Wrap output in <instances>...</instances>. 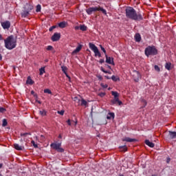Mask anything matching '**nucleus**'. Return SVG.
Returning a JSON list of instances; mask_svg holds the SVG:
<instances>
[{"instance_id": "obj_4", "label": "nucleus", "mask_w": 176, "mask_h": 176, "mask_svg": "<svg viewBox=\"0 0 176 176\" xmlns=\"http://www.w3.org/2000/svg\"><path fill=\"white\" fill-rule=\"evenodd\" d=\"M100 11L103 14H107V10L101 7H92L87 9L86 12L87 14H91L93 12Z\"/></svg>"}, {"instance_id": "obj_40", "label": "nucleus", "mask_w": 176, "mask_h": 176, "mask_svg": "<svg viewBox=\"0 0 176 176\" xmlns=\"http://www.w3.org/2000/svg\"><path fill=\"white\" fill-rule=\"evenodd\" d=\"M47 50H53V46H52V45L47 46Z\"/></svg>"}, {"instance_id": "obj_48", "label": "nucleus", "mask_w": 176, "mask_h": 176, "mask_svg": "<svg viewBox=\"0 0 176 176\" xmlns=\"http://www.w3.org/2000/svg\"><path fill=\"white\" fill-rule=\"evenodd\" d=\"M65 74L66 75L67 78H68V79H69V80H71V77H69L68 74L66 72V73H65Z\"/></svg>"}, {"instance_id": "obj_53", "label": "nucleus", "mask_w": 176, "mask_h": 176, "mask_svg": "<svg viewBox=\"0 0 176 176\" xmlns=\"http://www.w3.org/2000/svg\"><path fill=\"white\" fill-rule=\"evenodd\" d=\"M79 29H80V26H76L75 27V30H79Z\"/></svg>"}, {"instance_id": "obj_18", "label": "nucleus", "mask_w": 176, "mask_h": 176, "mask_svg": "<svg viewBox=\"0 0 176 176\" xmlns=\"http://www.w3.org/2000/svg\"><path fill=\"white\" fill-rule=\"evenodd\" d=\"M30 14V11L24 9V10L21 13L22 17H27Z\"/></svg>"}, {"instance_id": "obj_57", "label": "nucleus", "mask_w": 176, "mask_h": 176, "mask_svg": "<svg viewBox=\"0 0 176 176\" xmlns=\"http://www.w3.org/2000/svg\"><path fill=\"white\" fill-rule=\"evenodd\" d=\"M106 66L107 67V68H109V69H111V66H110V65H107Z\"/></svg>"}, {"instance_id": "obj_31", "label": "nucleus", "mask_w": 176, "mask_h": 176, "mask_svg": "<svg viewBox=\"0 0 176 176\" xmlns=\"http://www.w3.org/2000/svg\"><path fill=\"white\" fill-rule=\"evenodd\" d=\"M40 75H43V74H45V67H41L40 69Z\"/></svg>"}, {"instance_id": "obj_29", "label": "nucleus", "mask_w": 176, "mask_h": 176, "mask_svg": "<svg viewBox=\"0 0 176 176\" xmlns=\"http://www.w3.org/2000/svg\"><path fill=\"white\" fill-rule=\"evenodd\" d=\"M40 115H41V116H46V111L45 110H41L39 111Z\"/></svg>"}, {"instance_id": "obj_64", "label": "nucleus", "mask_w": 176, "mask_h": 176, "mask_svg": "<svg viewBox=\"0 0 176 176\" xmlns=\"http://www.w3.org/2000/svg\"><path fill=\"white\" fill-rule=\"evenodd\" d=\"M119 176H124V175H119Z\"/></svg>"}, {"instance_id": "obj_6", "label": "nucleus", "mask_w": 176, "mask_h": 176, "mask_svg": "<svg viewBox=\"0 0 176 176\" xmlns=\"http://www.w3.org/2000/svg\"><path fill=\"white\" fill-rule=\"evenodd\" d=\"M50 146L53 149L57 151V152H60V153H63V152H64L63 148H61V143H52Z\"/></svg>"}, {"instance_id": "obj_24", "label": "nucleus", "mask_w": 176, "mask_h": 176, "mask_svg": "<svg viewBox=\"0 0 176 176\" xmlns=\"http://www.w3.org/2000/svg\"><path fill=\"white\" fill-rule=\"evenodd\" d=\"M166 69H168V71H170L171 69V63H166L165 65Z\"/></svg>"}, {"instance_id": "obj_28", "label": "nucleus", "mask_w": 176, "mask_h": 176, "mask_svg": "<svg viewBox=\"0 0 176 176\" xmlns=\"http://www.w3.org/2000/svg\"><path fill=\"white\" fill-rule=\"evenodd\" d=\"M111 79L113 82H118V80H120L119 78L116 77V76H112Z\"/></svg>"}, {"instance_id": "obj_30", "label": "nucleus", "mask_w": 176, "mask_h": 176, "mask_svg": "<svg viewBox=\"0 0 176 176\" xmlns=\"http://www.w3.org/2000/svg\"><path fill=\"white\" fill-rule=\"evenodd\" d=\"M2 126L3 127H6V126H8V120H6V119L3 120Z\"/></svg>"}, {"instance_id": "obj_61", "label": "nucleus", "mask_w": 176, "mask_h": 176, "mask_svg": "<svg viewBox=\"0 0 176 176\" xmlns=\"http://www.w3.org/2000/svg\"><path fill=\"white\" fill-rule=\"evenodd\" d=\"M144 105H146V101L144 100Z\"/></svg>"}, {"instance_id": "obj_17", "label": "nucleus", "mask_w": 176, "mask_h": 176, "mask_svg": "<svg viewBox=\"0 0 176 176\" xmlns=\"http://www.w3.org/2000/svg\"><path fill=\"white\" fill-rule=\"evenodd\" d=\"M82 50V45H78L76 49H75L73 52H72V54H76V53H79V52H80V50Z\"/></svg>"}, {"instance_id": "obj_25", "label": "nucleus", "mask_w": 176, "mask_h": 176, "mask_svg": "<svg viewBox=\"0 0 176 176\" xmlns=\"http://www.w3.org/2000/svg\"><path fill=\"white\" fill-rule=\"evenodd\" d=\"M120 149L122 152H126V151H127V146H120Z\"/></svg>"}, {"instance_id": "obj_14", "label": "nucleus", "mask_w": 176, "mask_h": 176, "mask_svg": "<svg viewBox=\"0 0 176 176\" xmlns=\"http://www.w3.org/2000/svg\"><path fill=\"white\" fill-rule=\"evenodd\" d=\"M145 144L146 145H148L150 148H153L155 146V144L153 142H150L149 140H145Z\"/></svg>"}, {"instance_id": "obj_32", "label": "nucleus", "mask_w": 176, "mask_h": 176, "mask_svg": "<svg viewBox=\"0 0 176 176\" xmlns=\"http://www.w3.org/2000/svg\"><path fill=\"white\" fill-rule=\"evenodd\" d=\"M61 68H62V71H63V74H66L67 73V67L62 66Z\"/></svg>"}, {"instance_id": "obj_39", "label": "nucleus", "mask_w": 176, "mask_h": 176, "mask_svg": "<svg viewBox=\"0 0 176 176\" xmlns=\"http://www.w3.org/2000/svg\"><path fill=\"white\" fill-rule=\"evenodd\" d=\"M32 144L34 148H38V144H35V141L32 140Z\"/></svg>"}, {"instance_id": "obj_1", "label": "nucleus", "mask_w": 176, "mask_h": 176, "mask_svg": "<svg viewBox=\"0 0 176 176\" xmlns=\"http://www.w3.org/2000/svg\"><path fill=\"white\" fill-rule=\"evenodd\" d=\"M126 17L131 19V20L140 21L142 20V14L140 12L137 13V11L133 7H126L125 10Z\"/></svg>"}, {"instance_id": "obj_52", "label": "nucleus", "mask_w": 176, "mask_h": 176, "mask_svg": "<svg viewBox=\"0 0 176 176\" xmlns=\"http://www.w3.org/2000/svg\"><path fill=\"white\" fill-rule=\"evenodd\" d=\"M0 41H3V37H2V34H0Z\"/></svg>"}, {"instance_id": "obj_11", "label": "nucleus", "mask_w": 176, "mask_h": 176, "mask_svg": "<svg viewBox=\"0 0 176 176\" xmlns=\"http://www.w3.org/2000/svg\"><path fill=\"white\" fill-rule=\"evenodd\" d=\"M24 9L25 10H28V12H31V10H32V9H34V6H32L31 4L30 3H26Z\"/></svg>"}, {"instance_id": "obj_23", "label": "nucleus", "mask_w": 176, "mask_h": 176, "mask_svg": "<svg viewBox=\"0 0 176 176\" xmlns=\"http://www.w3.org/2000/svg\"><path fill=\"white\" fill-rule=\"evenodd\" d=\"M26 83L28 85H34V81L32 80V79H31V77H28V79L26 80Z\"/></svg>"}, {"instance_id": "obj_44", "label": "nucleus", "mask_w": 176, "mask_h": 176, "mask_svg": "<svg viewBox=\"0 0 176 176\" xmlns=\"http://www.w3.org/2000/svg\"><path fill=\"white\" fill-rule=\"evenodd\" d=\"M58 113L59 114V115H64V111L63 110H61L60 111H58Z\"/></svg>"}, {"instance_id": "obj_58", "label": "nucleus", "mask_w": 176, "mask_h": 176, "mask_svg": "<svg viewBox=\"0 0 176 176\" xmlns=\"http://www.w3.org/2000/svg\"><path fill=\"white\" fill-rule=\"evenodd\" d=\"M3 164H0V168H2Z\"/></svg>"}, {"instance_id": "obj_60", "label": "nucleus", "mask_w": 176, "mask_h": 176, "mask_svg": "<svg viewBox=\"0 0 176 176\" xmlns=\"http://www.w3.org/2000/svg\"><path fill=\"white\" fill-rule=\"evenodd\" d=\"M76 124H78V121L75 122L74 126H76Z\"/></svg>"}, {"instance_id": "obj_27", "label": "nucleus", "mask_w": 176, "mask_h": 176, "mask_svg": "<svg viewBox=\"0 0 176 176\" xmlns=\"http://www.w3.org/2000/svg\"><path fill=\"white\" fill-rule=\"evenodd\" d=\"M111 94L113 96L114 98L119 97V94H118L117 91H112Z\"/></svg>"}, {"instance_id": "obj_21", "label": "nucleus", "mask_w": 176, "mask_h": 176, "mask_svg": "<svg viewBox=\"0 0 176 176\" xmlns=\"http://www.w3.org/2000/svg\"><path fill=\"white\" fill-rule=\"evenodd\" d=\"M65 25H67V22L63 21L58 23V27L60 28H65Z\"/></svg>"}, {"instance_id": "obj_36", "label": "nucleus", "mask_w": 176, "mask_h": 176, "mask_svg": "<svg viewBox=\"0 0 176 176\" xmlns=\"http://www.w3.org/2000/svg\"><path fill=\"white\" fill-rule=\"evenodd\" d=\"M100 46L101 50L103 52V53H104V55L107 54V50H105V48H104L102 45H100Z\"/></svg>"}, {"instance_id": "obj_9", "label": "nucleus", "mask_w": 176, "mask_h": 176, "mask_svg": "<svg viewBox=\"0 0 176 176\" xmlns=\"http://www.w3.org/2000/svg\"><path fill=\"white\" fill-rule=\"evenodd\" d=\"M1 25L4 30H9L10 28V21H4L1 23Z\"/></svg>"}, {"instance_id": "obj_49", "label": "nucleus", "mask_w": 176, "mask_h": 176, "mask_svg": "<svg viewBox=\"0 0 176 176\" xmlns=\"http://www.w3.org/2000/svg\"><path fill=\"white\" fill-rule=\"evenodd\" d=\"M67 124H68L69 126H71V120H68L67 121Z\"/></svg>"}, {"instance_id": "obj_38", "label": "nucleus", "mask_w": 176, "mask_h": 176, "mask_svg": "<svg viewBox=\"0 0 176 176\" xmlns=\"http://www.w3.org/2000/svg\"><path fill=\"white\" fill-rule=\"evenodd\" d=\"M31 135V133H21V137H25V135Z\"/></svg>"}, {"instance_id": "obj_56", "label": "nucleus", "mask_w": 176, "mask_h": 176, "mask_svg": "<svg viewBox=\"0 0 176 176\" xmlns=\"http://www.w3.org/2000/svg\"><path fill=\"white\" fill-rule=\"evenodd\" d=\"M105 78L106 79H111V78H109V76H105Z\"/></svg>"}, {"instance_id": "obj_12", "label": "nucleus", "mask_w": 176, "mask_h": 176, "mask_svg": "<svg viewBox=\"0 0 176 176\" xmlns=\"http://www.w3.org/2000/svg\"><path fill=\"white\" fill-rule=\"evenodd\" d=\"M112 104H118V105H122V101L119 100V98H114V99L111 101Z\"/></svg>"}, {"instance_id": "obj_26", "label": "nucleus", "mask_w": 176, "mask_h": 176, "mask_svg": "<svg viewBox=\"0 0 176 176\" xmlns=\"http://www.w3.org/2000/svg\"><path fill=\"white\" fill-rule=\"evenodd\" d=\"M80 31H86L87 30V27L85 25H80Z\"/></svg>"}, {"instance_id": "obj_37", "label": "nucleus", "mask_w": 176, "mask_h": 176, "mask_svg": "<svg viewBox=\"0 0 176 176\" xmlns=\"http://www.w3.org/2000/svg\"><path fill=\"white\" fill-rule=\"evenodd\" d=\"M100 86H102V87H103V89H107V87H108V85L104 84V83H101Z\"/></svg>"}, {"instance_id": "obj_22", "label": "nucleus", "mask_w": 176, "mask_h": 176, "mask_svg": "<svg viewBox=\"0 0 176 176\" xmlns=\"http://www.w3.org/2000/svg\"><path fill=\"white\" fill-rule=\"evenodd\" d=\"M82 107H87V101L85 100V99H81V102L80 104Z\"/></svg>"}, {"instance_id": "obj_34", "label": "nucleus", "mask_w": 176, "mask_h": 176, "mask_svg": "<svg viewBox=\"0 0 176 176\" xmlns=\"http://www.w3.org/2000/svg\"><path fill=\"white\" fill-rule=\"evenodd\" d=\"M44 93H47V94H52V91L49 89H44Z\"/></svg>"}, {"instance_id": "obj_15", "label": "nucleus", "mask_w": 176, "mask_h": 176, "mask_svg": "<svg viewBox=\"0 0 176 176\" xmlns=\"http://www.w3.org/2000/svg\"><path fill=\"white\" fill-rule=\"evenodd\" d=\"M122 141L125 142H134L135 141V139H133L130 138H122Z\"/></svg>"}, {"instance_id": "obj_59", "label": "nucleus", "mask_w": 176, "mask_h": 176, "mask_svg": "<svg viewBox=\"0 0 176 176\" xmlns=\"http://www.w3.org/2000/svg\"><path fill=\"white\" fill-rule=\"evenodd\" d=\"M2 60V54H0V61Z\"/></svg>"}, {"instance_id": "obj_42", "label": "nucleus", "mask_w": 176, "mask_h": 176, "mask_svg": "<svg viewBox=\"0 0 176 176\" xmlns=\"http://www.w3.org/2000/svg\"><path fill=\"white\" fill-rule=\"evenodd\" d=\"M6 110L5 109V108H3V107H0V112H1V113H3V112H5Z\"/></svg>"}, {"instance_id": "obj_41", "label": "nucleus", "mask_w": 176, "mask_h": 176, "mask_svg": "<svg viewBox=\"0 0 176 176\" xmlns=\"http://www.w3.org/2000/svg\"><path fill=\"white\" fill-rule=\"evenodd\" d=\"M98 96H99L100 97H104V96H105V93L101 92V93L98 94Z\"/></svg>"}, {"instance_id": "obj_51", "label": "nucleus", "mask_w": 176, "mask_h": 176, "mask_svg": "<svg viewBox=\"0 0 176 176\" xmlns=\"http://www.w3.org/2000/svg\"><path fill=\"white\" fill-rule=\"evenodd\" d=\"M77 100H79V98H78V97H74V101H75V102H76Z\"/></svg>"}, {"instance_id": "obj_50", "label": "nucleus", "mask_w": 176, "mask_h": 176, "mask_svg": "<svg viewBox=\"0 0 176 176\" xmlns=\"http://www.w3.org/2000/svg\"><path fill=\"white\" fill-rule=\"evenodd\" d=\"M100 70L102 71V72H105V69H104V67H100Z\"/></svg>"}, {"instance_id": "obj_63", "label": "nucleus", "mask_w": 176, "mask_h": 176, "mask_svg": "<svg viewBox=\"0 0 176 176\" xmlns=\"http://www.w3.org/2000/svg\"><path fill=\"white\" fill-rule=\"evenodd\" d=\"M37 102H38V104H41V101L38 100Z\"/></svg>"}, {"instance_id": "obj_43", "label": "nucleus", "mask_w": 176, "mask_h": 176, "mask_svg": "<svg viewBox=\"0 0 176 176\" xmlns=\"http://www.w3.org/2000/svg\"><path fill=\"white\" fill-rule=\"evenodd\" d=\"M54 28H56V26H54V25L52 26L51 28H50L49 31L52 32V30H54Z\"/></svg>"}, {"instance_id": "obj_16", "label": "nucleus", "mask_w": 176, "mask_h": 176, "mask_svg": "<svg viewBox=\"0 0 176 176\" xmlns=\"http://www.w3.org/2000/svg\"><path fill=\"white\" fill-rule=\"evenodd\" d=\"M14 146L16 151H23V149H24V146H20L19 144H14Z\"/></svg>"}, {"instance_id": "obj_10", "label": "nucleus", "mask_w": 176, "mask_h": 176, "mask_svg": "<svg viewBox=\"0 0 176 176\" xmlns=\"http://www.w3.org/2000/svg\"><path fill=\"white\" fill-rule=\"evenodd\" d=\"M105 57H106V63L107 64H111L112 65H115V63H113V58H111L110 56H108L107 54H105Z\"/></svg>"}, {"instance_id": "obj_35", "label": "nucleus", "mask_w": 176, "mask_h": 176, "mask_svg": "<svg viewBox=\"0 0 176 176\" xmlns=\"http://www.w3.org/2000/svg\"><path fill=\"white\" fill-rule=\"evenodd\" d=\"M154 69L157 71V72H160V67H159V66L155 65Z\"/></svg>"}, {"instance_id": "obj_54", "label": "nucleus", "mask_w": 176, "mask_h": 176, "mask_svg": "<svg viewBox=\"0 0 176 176\" xmlns=\"http://www.w3.org/2000/svg\"><path fill=\"white\" fill-rule=\"evenodd\" d=\"M104 74H111V72H108V71H106L104 70V72H103Z\"/></svg>"}, {"instance_id": "obj_2", "label": "nucleus", "mask_w": 176, "mask_h": 176, "mask_svg": "<svg viewBox=\"0 0 176 176\" xmlns=\"http://www.w3.org/2000/svg\"><path fill=\"white\" fill-rule=\"evenodd\" d=\"M4 43L6 49H8V50H13L17 45V40L14 38L13 35H11L4 40Z\"/></svg>"}, {"instance_id": "obj_7", "label": "nucleus", "mask_w": 176, "mask_h": 176, "mask_svg": "<svg viewBox=\"0 0 176 176\" xmlns=\"http://www.w3.org/2000/svg\"><path fill=\"white\" fill-rule=\"evenodd\" d=\"M60 38H61V34L60 33H54V35L52 36V42H57V41H60Z\"/></svg>"}, {"instance_id": "obj_19", "label": "nucleus", "mask_w": 176, "mask_h": 176, "mask_svg": "<svg viewBox=\"0 0 176 176\" xmlns=\"http://www.w3.org/2000/svg\"><path fill=\"white\" fill-rule=\"evenodd\" d=\"M135 39L136 42H141V34L138 33L135 35Z\"/></svg>"}, {"instance_id": "obj_20", "label": "nucleus", "mask_w": 176, "mask_h": 176, "mask_svg": "<svg viewBox=\"0 0 176 176\" xmlns=\"http://www.w3.org/2000/svg\"><path fill=\"white\" fill-rule=\"evenodd\" d=\"M107 119H115V113H109Z\"/></svg>"}, {"instance_id": "obj_33", "label": "nucleus", "mask_w": 176, "mask_h": 176, "mask_svg": "<svg viewBox=\"0 0 176 176\" xmlns=\"http://www.w3.org/2000/svg\"><path fill=\"white\" fill-rule=\"evenodd\" d=\"M41 5H39V4L37 5L36 12H41Z\"/></svg>"}, {"instance_id": "obj_3", "label": "nucleus", "mask_w": 176, "mask_h": 176, "mask_svg": "<svg viewBox=\"0 0 176 176\" xmlns=\"http://www.w3.org/2000/svg\"><path fill=\"white\" fill-rule=\"evenodd\" d=\"M144 54L146 57H149V56H156V54H157V50L155 46H148L144 50Z\"/></svg>"}, {"instance_id": "obj_62", "label": "nucleus", "mask_w": 176, "mask_h": 176, "mask_svg": "<svg viewBox=\"0 0 176 176\" xmlns=\"http://www.w3.org/2000/svg\"><path fill=\"white\" fill-rule=\"evenodd\" d=\"M48 61H49V60H48V59H46V60H45V62H46V63H47Z\"/></svg>"}, {"instance_id": "obj_46", "label": "nucleus", "mask_w": 176, "mask_h": 176, "mask_svg": "<svg viewBox=\"0 0 176 176\" xmlns=\"http://www.w3.org/2000/svg\"><path fill=\"white\" fill-rule=\"evenodd\" d=\"M99 63H100V64H102V63H105V60H104V59H100V60H99Z\"/></svg>"}, {"instance_id": "obj_13", "label": "nucleus", "mask_w": 176, "mask_h": 176, "mask_svg": "<svg viewBox=\"0 0 176 176\" xmlns=\"http://www.w3.org/2000/svg\"><path fill=\"white\" fill-rule=\"evenodd\" d=\"M168 133H169L168 135H169L170 138H171L172 140H174V138H176V132L175 131H169Z\"/></svg>"}, {"instance_id": "obj_47", "label": "nucleus", "mask_w": 176, "mask_h": 176, "mask_svg": "<svg viewBox=\"0 0 176 176\" xmlns=\"http://www.w3.org/2000/svg\"><path fill=\"white\" fill-rule=\"evenodd\" d=\"M31 94H32L33 96H34V97H36V94H35V91H31Z\"/></svg>"}, {"instance_id": "obj_45", "label": "nucleus", "mask_w": 176, "mask_h": 176, "mask_svg": "<svg viewBox=\"0 0 176 176\" xmlns=\"http://www.w3.org/2000/svg\"><path fill=\"white\" fill-rule=\"evenodd\" d=\"M82 102V100L78 99V100H76V102H77V104H78V105H80V102Z\"/></svg>"}, {"instance_id": "obj_8", "label": "nucleus", "mask_w": 176, "mask_h": 176, "mask_svg": "<svg viewBox=\"0 0 176 176\" xmlns=\"http://www.w3.org/2000/svg\"><path fill=\"white\" fill-rule=\"evenodd\" d=\"M133 77L135 82H138V80H140V78H141V75L140 74V72H138L137 71H134Z\"/></svg>"}, {"instance_id": "obj_55", "label": "nucleus", "mask_w": 176, "mask_h": 176, "mask_svg": "<svg viewBox=\"0 0 176 176\" xmlns=\"http://www.w3.org/2000/svg\"><path fill=\"white\" fill-rule=\"evenodd\" d=\"M98 79H100V80H101V79H102V76H98Z\"/></svg>"}, {"instance_id": "obj_5", "label": "nucleus", "mask_w": 176, "mask_h": 176, "mask_svg": "<svg viewBox=\"0 0 176 176\" xmlns=\"http://www.w3.org/2000/svg\"><path fill=\"white\" fill-rule=\"evenodd\" d=\"M89 49H91V50H93L96 57H101V53L100 52L98 48L97 47V46H96V45L89 43Z\"/></svg>"}]
</instances>
